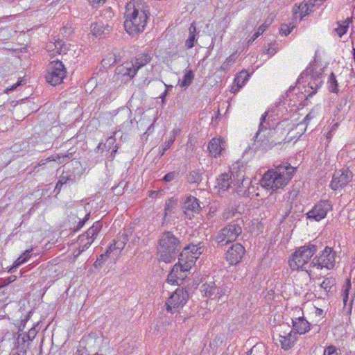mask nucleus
<instances>
[{
    "label": "nucleus",
    "mask_w": 355,
    "mask_h": 355,
    "mask_svg": "<svg viewBox=\"0 0 355 355\" xmlns=\"http://www.w3.org/2000/svg\"><path fill=\"white\" fill-rule=\"evenodd\" d=\"M149 14L147 6L141 0L130 1L126 4L124 27L130 35L143 32Z\"/></svg>",
    "instance_id": "f257e3e1"
},
{
    "label": "nucleus",
    "mask_w": 355,
    "mask_h": 355,
    "mask_svg": "<svg viewBox=\"0 0 355 355\" xmlns=\"http://www.w3.org/2000/svg\"><path fill=\"white\" fill-rule=\"evenodd\" d=\"M295 168L290 164L285 162L275 166V169L266 172L260 184L263 188L271 190L272 192L285 187L292 178Z\"/></svg>",
    "instance_id": "f03ea898"
},
{
    "label": "nucleus",
    "mask_w": 355,
    "mask_h": 355,
    "mask_svg": "<svg viewBox=\"0 0 355 355\" xmlns=\"http://www.w3.org/2000/svg\"><path fill=\"white\" fill-rule=\"evenodd\" d=\"M159 259L166 263L171 262L181 250V243L171 232L162 233L158 241Z\"/></svg>",
    "instance_id": "7ed1b4c3"
},
{
    "label": "nucleus",
    "mask_w": 355,
    "mask_h": 355,
    "mask_svg": "<svg viewBox=\"0 0 355 355\" xmlns=\"http://www.w3.org/2000/svg\"><path fill=\"white\" fill-rule=\"evenodd\" d=\"M318 250V246L310 242L307 245L300 247L292 254L288 263L292 270H298L308 263L311 258Z\"/></svg>",
    "instance_id": "20e7f679"
},
{
    "label": "nucleus",
    "mask_w": 355,
    "mask_h": 355,
    "mask_svg": "<svg viewBox=\"0 0 355 355\" xmlns=\"http://www.w3.org/2000/svg\"><path fill=\"white\" fill-rule=\"evenodd\" d=\"M336 252L333 248L327 246L311 261L310 266L322 270H332L336 266Z\"/></svg>",
    "instance_id": "39448f33"
},
{
    "label": "nucleus",
    "mask_w": 355,
    "mask_h": 355,
    "mask_svg": "<svg viewBox=\"0 0 355 355\" xmlns=\"http://www.w3.org/2000/svg\"><path fill=\"white\" fill-rule=\"evenodd\" d=\"M242 228L237 222H232L224 227L216 236L215 240L218 246L223 245L234 241L241 234Z\"/></svg>",
    "instance_id": "423d86ee"
},
{
    "label": "nucleus",
    "mask_w": 355,
    "mask_h": 355,
    "mask_svg": "<svg viewBox=\"0 0 355 355\" xmlns=\"http://www.w3.org/2000/svg\"><path fill=\"white\" fill-rule=\"evenodd\" d=\"M66 74V68L62 62L57 60L49 64L45 78L48 83L55 86L62 83Z\"/></svg>",
    "instance_id": "0eeeda50"
},
{
    "label": "nucleus",
    "mask_w": 355,
    "mask_h": 355,
    "mask_svg": "<svg viewBox=\"0 0 355 355\" xmlns=\"http://www.w3.org/2000/svg\"><path fill=\"white\" fill-rule=\"evenodd\" d=\"M249 180L244 178V175L241 171L236 172V175L234 174V172H231V175L229 173L221 174L217 179V187L219 190L227 191L230 188L231 184L237 185L240 187V184L244 186L249 184ZM239 189V188H237ZM237 193L241 192V190L236 189Z\"/></svg>",
    "instance_id": "6e6552de"
},
{
    "label": "nucleus",
    "mask_w": 355,
    "mask_h": 355,
    "mask_svg": "<svg viewBox=\"0 0 355 355\" xmlns=\"http://www.w3.org/2000/svg\"><path fill=\"white\" fill-rule=\"evenodd\" d=\"M189 297V292L183 288H178L170 296L166 302V310L168 312H173V309H178L183 307Z\"/></svg>",
    "instance_id": "1a4fd4ad"
},
{
    "label": "nucleus",
    "mask_w": 355,
    "mask_h": 355,
    "mask_svg": "<svg viewBox=\"0 0 355 355\" xmlns=\"http://www.w3.org/2000/svg\"><path fill=\"white\" fill-rule=\"evenodd\" d=\"M353 178V173L349 168L336 171L333 175L330 187L336 191L347 186Z\"/></svg>",
    "instance_id": "9d476101"
},
{
    "label": "nucleus",
    "mask_w": 355,
    "mask_h": 355,
    "mask_svg": "<svg viewBox=\"0 0 355 355\" xmlns=\"http://www.w3.org/2000/svg\"><path fill=\"white\" fill-rule=\"evenodd\" d=\"M201 292L203 293L206 297L220 300L223 296L227 295L229 290L228 288L224 285H216L215 282H211L209 284H203L201 286Z\"/></svg>",
    "instance_id": "9b49d317"
},
{
    "label": "nucleus",
    "mask_w": 355,
    "mask_h": 355,
    "mask_svg": "<svg viewBox=\"0 0 355 355\" xmlns=\"http://www.w3.org/2000/svg\"><path fill=\"white\" fill-rule=\"evenodd\" d=\"M331 209V205L328 200H321L306 213V218L310 220L320 221L324 218L327 212Z\"/></svg>",
    "instance_id": "f8f14e48"
},
{
    "label": "nucleus",
    "mask_w": 355,
    "mask_h": 355,
    "mask_svg": "<svg viewBox=\"0 0 355 355\" xmlns=\"http://www.w3.org/2000/svg\"><path fill=\"white\" fill-rule=\"evenodd\" d=\"M310 76L311 79L313 80V83L311 81L309 83V87L312 89V92L308 95L309 96H312L314 94L316 93L317 89L320 86L322 83L321 77L322 73L315 71V69L313 64H310L306 69L301 73L300 78L304 77Z\"/></svg>",
    "instance_id": "ddd939ff"
},
{
    "label": "nucleus",
    "mask_w": 355,
    "mask_h": 355,
    "mask_svg": "<svg viewBox=\"0 0 355 355\" xmlns=\"http://www.w3.org/2000/svg\"><path fill=\"white\" fill-rule=\"evenodd\" d=\"M245 251V248L241 244L234 243L227 250L226 259L231 265L236 264L243 258Z\"/></svg>",
    "instance_id": "4468645a"
},
{
    "label": "nucleus",
    "mask_w": 355,
    "mask_h": 355,
    "mask_svg": "<svg viewBox=\"0 0 355 355\" xmlns=\"http://www.w3.org/2000/svg\"><path fill=\"white\" fill-rule=\"evenodd\" d=\"M202 251V247H198L195 245H189L184 248L179 254V258H182L185 259V261H191L192 259V265H193Z\"/></svg>",
    "instance_id": "2eb2a0df"
},
{
    "label": "nucleus",
    "mask_w": 355,
    "mask_h": 355,
    "mask_svg": "<svg viewBox=\"0 0 355 355\" xmlns=\"http://www.w3.org/2000/svg\"><path fill=\"white\" fill-rule=\"evenodd\" d=\"M192 261H185L182 258H178V262L175 264L173 266H178V272L176 273L177 277L182 283V282L187 277V274L189 270L192 267Z\"/></svg>",
    "instance_id": "dca6fc26"
},
{
    "label": "nucleus",
    "mask_w": 355,
    "mask_h": 355,
    "mask_svg": "<svg viewBox=\"0 0 355 355\" xmlns=\"http://www.w3.org/2000/svg\"><path fill=\"white\" fill-rule=\"evenodd\" d=\"M116 73L123 77L132 78L137 74V69L135 68L133 61L125 62L116 68Z\"/></svg>",
    "instance_id": "f3484780"
},
{
    "label": "nucleus",
    "mask_w": 355,
    "mask_h": 355,
    "mask_svg": "<svg viewBox=\"0 0 355 355\" xmlns=\"http://www.w3.org/2000/svg\"><path fill=\"white\" fill-rule=\"evenodd\" d=\"M208 149L212 156L216 157L225 149V141L221 138H214L209 141Z\"/></svg>",
    "instance_id": "a211bd4d"
},
{
    "label": "nucleus",
    "mask_w": 355,
    "mask_h": 355,
    "mask_svg": "<svg viewBox=\"0 0 355 355\" xmlns=\"http://www.w3.org/2000/svg\"><path fill=\"white\" fill-rule=\"evenodd\" d=\"M292 320L293 327L294 330L293 333L295 334V336L297 334H304L309 330L310 324L304 318L299 317L296 318L295 320Z\"/></svg>",
    "instance_id": "6ab92c4d"
},
{
    "label": "nucleus",
    "mask_w": 355,
    "mask_h": 355,
    "mask_svg": "<svg viewBox=\"0 0 355 355\" xmlns=\"http://www.w3.org/2000/svg\"><path fill=\"white\" fill-rule=\"evenodd\" d=\"M296 340L297 336H295V334H293V331H291L287 335H279V340L282 349L288 350L293 346Z\"/></svg>",
    "instance_id": "aec40b11"
},
{
    "label": "nucleus",
    "mask_w": 355,
    "mask_h": 355,
    "mask_svg": "<svg viewBox=\"0 0 355 355\" xmlns=\"http://www.w3.org/2000/svg\"><path fill=\"white\" fill-rule=\"evenodd\" d=\"M91 31L96 37H101L103 35L109 33L111 27L109 25H105L103 21H98L92 24Z\"/></svg>",
    "instance_id": "412c9836"
},
{
    "label": "nucleus",
    "mask_w": 355,
    "mask_h": 355,
    "mask_svg": "<svg viewBox=\"0 0 355 355\" xmlns=\"http://www.w3.org/2000/svg\"><path fill=\"white\" fill-rule=\"evenodd\" d=\"M152 59L151 53H141L135 58L133 64L137 71L142 67L146 65Z\"/></svg>",
    "instance_id": "4be33fe9"
},
{
    "label": "nucleus",
    "mask_w": 355,
    "mask_h": 355,
    "mask_svg": "<svg viewBox=\"0 0 355 355\" xmlns=\"http://www.w3.org/2000/svg\"><path fill=\"white\" fill-rule=\"evenodd\" d=\"M184 208L187 210L198 212L200 209L199 200L196 198L190 196L185 200Z\"/></svg>",
    "instance_id": "5701e85b"
},
{
    "label": "nucleus",
    "mask_w": 355,
    "mask_h": 355,
    "mask_svg": "<svg viewBox=\"0 0 355 355\" xmlns=\"http://www.w3.org/2000/svg\"><path fill=\"white\" fill-rule=\"evenodd\" d=\"M78 243L79 244L78 251L76 257L79 256L83 251L87 249L93 243V239L85 236V234H82L78 236Z\"/></svg>",
    "instance_id": "b1692460"
},
{
    "label": "nucleus",
    "mask_w": 355,
    "mask_h": 355,
    "mask_svg": "<svg viewBox=\"0 0 355 355\" xmlns=\"http://www.w3.org/2000/svg\"><path fill=\"white\" fill-rule=\"evenodd\" d=\"M74 153L75 151H71V149H70L67 153H59L53 155L49 157L48 159L50 161L56 162L59 164H62L65 161L70 159L73 157Z\"/></svg>",
    "instance_id": "393cba45"
},
{
    "label": "nucleus",
    "mask_w": 355,
    "mask_h": 355,
    "mask_svg": "<svg viewBox=\"0 0 355 355\" xmlns=\"http://www.w3.org/2000/svg\"><path fill=\"white\" fill-rule=\"evenodd\" d=\"M47 47L49 51H51L52 49V55H54L55 53L58 54L66 53V45L61 40H57L53 44H49Z\"/></svg>",
    "instance_id": "a878e982"
},
{
    "label": "nucleus",
    "mask_w": 355,
    "mask_h": 355,
    "mask_svg": "<svg viewBox=\"0 0 355 355\" xmlns=\"http://www.w3.org/2000/svg\"><path fill=\"white\" fill-rule=\"evenodd\" d=\"M102 227V223L101 221H96L93 224V225L91 227H89L87 230V231L84 234H85V236H87L88 238L93 239L94 241L96 236L98 235V232L101 230Z\"/></svg>",
    "instance_id": "bb28decb"
},
{
    "label": "nucleus",
    "mask_w": 355,
    "mask_h": 355,
    "mask_svg": "<svg viewBox=\"0 0 355 355\" xmlns=\"http://www.w3.org/2000/svg\"><path fill=\"white\" fill-rule=\"evenodd\" d=\"M189 37L185 42V46L187 49H191L196 41V27L194 23H192L189 28Z\"/></svg>",
    "instance_id": "cd10ccee"
},
{
    "label": "nucleus",
    "mask_w": 355,
    "mask_h": 355,
    "mask_svg": "<svg viewBox=\"0 0 355 355\" xmlns=\"http://www.w3.org/2000/svg\"><path fill=\"white\" fill-rule=\"evenodd\" d=\"M187 180L189 184H199L202 180V173L198 170L191 171L187 175Z\"/></svg>",
    "instance_id": "c85d7f7f"
},
{
    "label": "nucleus",
    "mask_w": 355,
    "mask_h": 355,
    "mask_svg": "<svg viewBox=\"0 0 355 355\" xmlns=\"http://www.w3.org/2000/svg\"><path fill=\"white\" fill-rule=\"evenodd\" d=\"M311 10L309 9V7L306 3H301L297 10H294V17L295 19L300 17V20L303 17L309 15Z\"/></svg>",
    "instance_id": "c756f323"
},
{
    "label": "nucleus",
    "mask_w": 355,
    "mask_h": 355,
    "mask_svg": "<svg viewBox=\"0 0 355 355\" xmlns=\"http://www.w3.org/2000/svg\"><path fill=\"white\" fill-rule=\"evenodd\" d=\"M17 340L18 346L17 347L15 353L18 355H26L28 349V345L25 344L26 340L25 339V336H21V334H19Z\"/></svg>",
    "instance_id": "7c9ffc66"
},
{
    "label": "nucleus",
    "mask_w": 355,
    "mask_h": 355,
    "mask_svg": "<svg viewBox=\"0 0 355 355\" xmlns=\"http://www.w3.org/2000/svg\"><path fill=\"white\" fill-rule=\"evenodd\" d=\"M250 74L247 71H241L234 78V83L236 85L238 89L241 88L245 83L248 80Z\"/></svg>",
    "instance_id": "2f4dec72"
},
{
    "label": "nucleus",
    "mask_w": 355,
    "mask_h": 355,
    "mask_svg": "<svg viewBox=\"0 0 355 355\" xmlns=\"http://www.w3.org/2000/svg\"><path fill=\"white\" fill-rule=\"evenodd\" d=\"M267 116H268V112H266L261 117V119H260V123H259V130L257 132L254 137H255V141H259V140H257L258 137H259V134L263 131V130H266L268 128H270V126L269 125V123L268 121H267Z\"/></svg>",
    "instance_id": "473e14b6"
},
{
    "label": "nucleus",
    "mask_w": 355,
    "mask_h": 355,
    "mask_svg": "<svg viewBox=\"0 0 355 355\" xmlns=\"http://www.w3.org/2000/svg\"><path fill=\"white\" fill-rule=\"evenodd\" d=\"M266 347L263 343L254 345L246 355H266Z\"/></svg>",
    "instance_id": "72a5a7b5"
},
{
    "label": "nucleus",
    "mask_w": 355,
    "mask_h": 355,
    "mask_svg": "<svg viewBox=\"0 0 355 355\" xmlns=\"http://www.w3.org/2000/svg\"><path fill=\"white\" fill-rule=\"evenodd\" d=\"M351 21H352L349 18H347L344 21H343L342 24L338 22V26L334 28V31L340 37H341L347 33L349 24Z\"/></svg>",
    "instance_id": "f704fd0d"
},
{
    "label": "nucleus",
    "mask_w": 355,
    "mask_h": 355,
    "mask_svg": "<svg viewBox=\"0 0 355 355\" xmlns=\"http://www.w3.org/2000/svg\"><path fill=\"white\" fill-rule=\"evenodd\" d=\"M194 78V73L192 70H188L181 82L180 83V85L181 87L187 88L192 83L193 80Z\"/></svg>",
    "instance_id": "c9c22d12"
},
{
    "label": "nucleus",
    "mask_w": 355,
    "mask_h": 355,
    "mask_svg": "<svg viewBox=\"0 0 355 355\" xmlns=\"http://www.w3.org/2000/svg\"><path fill=\"white\" fill-rule=\"evenodd\" d=\"M119 60L116 54L109 53L102 60V64L104 67H110Z\"/></svg>",
    "instance_id": "e433bc0d"
},
{
    "label": "nucleus",
    "mask_w": 355,
    "mask_h": 355,
    "mask_svg": "<svg viewBox=\"0 0 355 355\" xmlns=\"http://www.w3.org/2000/svg\"><path fill=\"white\" fill-rule=\"evenodd\" d=\"M336 285V279L334 277H326L320 284V287L326 292H331L332 288Z\"/></svg>",
    "instance_id": "4c0bfd02"
},
{
    "label": "nucleus",
    "mask_w": 355,
    "mask_h": 355,
    "mask_svg": "<svg viewBox=\"0 0 355 355\" xmlns=\"http://www.w3.org/2000/svg\"><path fill=\"white\" fill-rule=\"evenodd\" d=\"M329 89L330 92L337 93L338 92V82L336 78V76L334 73H331L328 80Z\"/></svg>",
    "instance_id": "58836bf2"
},
{
    "label": "nucleus",
    "mask_w": 355,
    "mask_h": 355,
    "mask_svg": "<svg viewBox=\"0 0 355 355\" xmlns=\"http://www.w3.org/2000/svg\"><path fill=\"white\" fill-rule=\"evenodd\" d=\"M178 266H173L171 271L170 272V273L168 274V278H167V281L169 283H171L173 284H180V282L177 277V275L176 273L178 272Z\"/></svg>",
    "instance_id": "ea45409f"
},
{
    "label": "nucleus",
    "mask_w": 355,
    "mask_h": 355,
    "mask_svg": "<svg viewBox=\"0 0 355 355\" xmlns=\"http://www.w3.org/2000/svg\"><path fill=\"white\" fill-rule=\"evenodd\" d=\"M70 180V178L67 176H64L63 175H62L60 177V179L58 181L56 185H55V189H54V192L56 193V195H58L60 192V190H61V188L62 187L67 184V182Z\"/></svg>",
    "instance_id": "a19ab883"
},
{
    "label": "nucleus",
    "mask_w": 355,
    "mask_h": 355,
    "mask_svg": "<svg viewBox=\"0 0 355 355\" xmlns=\"http://www.w3.org/2000/svg\"><path fill=\"white\" fill-rule=\"evenodd\" d=\"M128 241L127 235L123 234L116 241H114L115 247L120 251L123 250L125 245L126 241Z\"/></svg>",
    "instance_id": "79ce46f5"
},
{
    "label": "nucleus",
    "mask_w": 355,
    "mask_h": 355,
    "mask_svg": "<svg viewBox=\"0 0 355 355\" xmlns=\"http://www.w3.org/2000/svg\"><path fill=\"white\" fill-rule=\"evenodd\" d=\"M350 288H351V282H350V279H347L345 286V288L343 290V303H344L345 306L347 305V302L348 300L349 292Z\"/></svg>",
    "instance_id": "37998d69"
},
{
    "label": "nucleus",
    "mask_w": 355,
    "mask_h": 355,
    "mask_svg": "<svg viewBox=\"0 0 355 355\" xmlns=\"http://www.w3.org/2000/svg\"><path fill=\"white\" fill-rule=\"evenodd\" d=\"M174 207V200L170 198L166 201L164 209V217H167L170 214Z\"/></svg>",
    "instance_id": "c03bdc74"
},
{
    "label": "nucleus",
    "mask_w": 355,
    "mask_h": 355,
    "mask_svg": "<svg viewBox=\"0 0 355 355\" xmlns=\"http://www.w3.org/2000/svg\"><path fill=\"white\" fill-rule=\"evenodd\" d=\"M115 142L116 139L114 135L107 139L106 143L103 144V147H105L107 150H110L112 148H114V146L116 145Z\"/></svg>",
    "instance_id": "a18cd8bd"
},
{
    "label": "nucleus",
    "mask_w": 355,
    "mask_h": 355,
    "mask_svg": "<svg viewBox=\"0 0 355 355\" xmlns=\"http://www.w3.org/2000/svg\"><path fill=\"white\" fill-rule=\"evenodd\" d=\"M25 262V259H23L21 256H20L15 261L12 267L9 269V272H14L19 266Z\"/></svg>",
    "instance_id": "49530a36"
},
{
    "label": "nucleus",
    "mask_w": 355,
    "mask_h": 355,
    "mask_svg": "<svg viewBox=\"0 0 355 355\" xmlns=\"http://www.w3.org/2000/svg\"><path fill=\"white\" fill-rule=\"evenodd\" d=\"M268 25H261L260 26L257 31L252 35V40H255L257 37H259L267 28Z\"/></svg>",
    "instance_id": "de8ad7c7"
},
{
    "label": "nucleus",
    "mask_w": 355,
    "mask_h": 355,
    "mask_svg": "<svg viewBox=\"0 0 355 355\" xmlns=\"http://www.w3.org/2000/svg\"><path fill=\"white\" fill-rule=\"evenodd\" d=\"M293 28V27L290 28L287 24H282L279 32L282 35H288L291 33Z\"/></svg>",
    "instance_id": "09e8293b"
},
{
    "label": "nucleus",
    "mask_w": 355,
    "mask_h": 355,
    "mask_svg": "<svg viewBox=\"0 0 355 355\" xmlns=\"http://www.w3.org/2000/svg\"><path fill=\"white\" fill-rule=\"evenodd\" d=\"M175 140L172 139L171 138H169L164 144H163V149L162 155L164 154V153L171 146V145L173 144Z\"/></svg>",
    "instance_id": "8fccbe9b"
},
{
    "label": "nucleus",
    "mask_w": 355,
    "mask_h": 355,
    "mask_svg": "<svg viewBox=\"0 0 355 355\" xmlns=\"http://www.w3.org/2000/svg\"><path fill=\"white\" fill-rule=\"evenodd\" d=\"M337 350V348L334 345H329L326 348L327 355H338Z\"/></svg>",
    "instance_id": "3c124183"
},
{
    "label": "nucleus",
    "mask_w": 355,
    "mask_h": 355,
    "mask_svg": "<svg viewBox=\"0 0 355 355\" xmlns=\"http://www.w3.org/2000/svg\"><path fill=\"white\" fill-rule=\"evenodd\" d=\"M37 334V331L35 327H32L28 332L26 337L29 340H33ZM26 337V335H24Z\"/></svg>",
    "instance_id": "603ef678"
},
{
    "label": "nucleus",
    "mask_w": 355,
    "mask_h": 355,
    "mask_svg": "<svg viewBox=\"0 0 355 355\" xmlns=\"http://www.w3.org/2000/svg\"><path fill=\"white\" fill-rule=\"evenodd\" d=\"M275 197H269L265 200L264 204L268 208H270L275 204Z\"/></svg>",
    "instance_id": "864d4df0"
},
{
    "label": "nucleus",
    "mask_w": 355,
    "mask_h": 355,
    "mask_svg": "<svg viewBox=\"0 0 355 355\" xmlns=\"http://www.w3.org/2000/svg\"><path fill=\"white\" fill-rule=\"evenodd\" d=\"M238 57L239 56L237 55V53L236 52L230 55L228 58H226L225 60L227 61V63H229L231 65L232 63L236 61Z\"/></svg>",
    "instance_id": "5fc2aeb1"
},
{
    "label": "nucleus",
    "mask_w": 355,
    "mask_h": 355,
    "mask_svg": "<svg viewBox=\"0 0 355 355\" xmlns=\"http://www.w3.org/2000/svg\"><path fill=\"white\" fill-rule=\"evenodd\" d=\"M22 80H18L15 84L12 85L10 87L6 88L5 92L8 94L9 92L15 90L17 87L21 85Z\"/></svg>",
    "instance_id": "6e6d98bb"
},
{
    "label": "nucleus",
    "mask_w": 355,
    "mask_h": 355,
    "mask_svg": "<svg viewBox=\"0 0 355 355\" xmlns=\"http://www.w3.org/2000/svg\"><path fill=\"white\" fill-rule=\"evenodd\" d=\"M175 177V173L171 172L164 175L163 180H164L165 182H171L173 180H174Z\"/></svg>",
    "instance_id": "4d7b16f0"
},
{
    "label": "nucleus",
    "mask_w": 355,
    "mask_h": 355,
    "mask_svg": "<svg viewBox=\"0 0 355 355\" xmlns=\"http://www.w3.org/2000/svg\"><path fill=\"white\" fill-rule=\"evenodd\" d=\"M180 132L181 130L179 128L173 129L171 132L170 138H171L173 140H175L176 137L180 134Z\"/></svg>",
    "instance_id": "13d9d810"
},
{
    "label": "nucleus",
    "mask_w": 355,
    "mask_h": 355,
    "mask_svg": "<svg viewBox=\"0 0 355 355\" xmlns=\"http://www.w3.org/2000/svg\"><path fill=\"white\" fill-rule=\"evenodd\" d=\"M118 149H119V146L118 145H115L114 148H112V151L110 153V156L108 157V158H110V160H112L114 158L115 155L117 153Z\"/></svg>",
    "instance_id": "bf43d9fd"
},
{
    "label": "nucleus",
    "mask_w": 355,
    "mask_h": 355,
    "mask_svg": "<svg viewBox=\"0 0 355 355\" xmlns=\"http://www.w3.org/2000/svg\"><path fill=\"white\" fill-rule=\"evenodd\" d=\"M118 149H119V146L118 145H115L114 148H112V151L110 153V156L108 157V158H110V160H112L114 158L115 155L117 153Z\"/></svg>",
    "instance_id": "052dcab7"
},
{
    "label": "nucleus",
    "mask_w": 355,
    "mask_h": 355,
    "mask_svg": "<svg viewBox=\"0 0 355 355\" xmlns=\"http://www.w3.org/2000/svg\"><path fill=\"white\" fill-rule=\"evenodd\" d=\"M31 251L32 250H27L21 255L23 259H25V261H27L31 257Z\"/></svg>",
    "instance_id": "680f3d73"
},
{
    "label": "nucleus",
    "mask_w": 355,
    "mask_h": 355,
    "mask_svg": "<svg viewBox=\"0 0 355 355\" xmlns=\"http://www.w3.org/2000/svg\"><path fill=\"white\" fill-rule=\"evenodd\" d=\"M110 256V254H107V252H105V254H101L96 259V262H103L108 257Z\"/></svg>",
    "instance_id": "e2e57ef3"
},
{
    "label": "nucleus",
    "mask_w": 355,
    "mask_h": 355,
    "mask_svg": "<svg viewBox=\"0 0 355 355\" xmlns=\"http://www.w3.org/2000/svg\"><path fill=\"white\" fill-rule=\"evenodd\" d=\"M103 143H99L98 146L95 148V152L96 153H103L104 151V150H106L105 147H103Z\"/></svg>",
    "instance_id": "0e129e2a"
},
{
    "label": "nucleus",
    "mask_w": 355,
    "mask_h": 355,
    "mask_svg": "<svg viewBox=\"0 0 355 355\" xmlns=\"http://www.w3.org/2000/svg\"><path fill=\"white\" fill-rule=\"evenodd\" d=\"M276 52V49L274 46H270L267 49V53L269 54L270 56L275 55Z\"/></svg>",
    "instance_id": "69168bd1"
},
{
    "label": "nucleus",
    "mask_w": 355,
    "mask_h": 355,
    "mask_svg": "<svg viewBox=\"0 0 355 355\" xmlns=\"http://www.w3.org/2000/svg\"><path fill=\"white\" fill-rule=\"evenodd\" d=\"M115 246V243L111 244L106 251L107 254H110V253L112 252L114 250H118V248H116Z\"/></svg>",
    "instance_id": "338daca9"
},
{
    "label": "nucleus",
    "mask_w": 355,
    "mask_h": 355,
    "mask_svg": "<svg viewBox=\"0 0 355 355\" xmlns=\"http://www.w3.org/2000/svg\"><path fill=\"white\" fill-rule=\"evenodd\" d=\"M231 65L229 63H227V61L225 60L221 65L220 68L222 70L225 71L229 69V67Z\"/></svg>",
    "instance_id": "774afa93"
}]
</instances>
